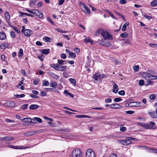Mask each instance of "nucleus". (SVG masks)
Listing matches in <instances>:
<instances>
[{
	"mask_svg": "<svg viewBox=\"0 0 157 157\" xmlns=\"http://www.w3.org/2000/svg\"><path fill=\"white\" fill-rule=\"evenodd\" d=\"M72 157H82V153L78 149H75L72 153Z\"/></svg>",
	"mask_w": 157,
	"mask_h": 157,
	"instance_id": "1",
	"label": "nucleus"
},
{
	"mask_svg": "<svg viewBox=\"0 0 157 157\" xmlns=\"http://www.w3.org/2000/svg\"><path fill=\"white\" fill-rule=\"evenodd\" d=\"M101 35L105 40H110L112 38L111 35L109 34V33L106 30H103L102 32Z\"/></svg>",
	"mask_w": 157,
	"mask_h": 157,
	"instance_id": "2",
	"label": "nucleus"
},
{
	"mask_svg": "<svg viewBox=\"0 0 157 157\" xmlns=\"http://www.w3.org/2000/svg\"><path fill=\"white\" fill-rule=\"evenodd\" d=\"M105 76V75L104 74H101L99 75L97 74L93 75V78L96 81H100Z\"/></svg>",
	"mask_w": 157,
	"mask_h": 157,
	"instance_id": "3",
	"label": "nucleus"
},
{
	"mask_svg": "<svg viewBox=\"0 0 157 157\" xmlns=\"http://www.w3.org/2000/svg\"><path fill=\"white\" fill-rule=\"evenodd\" d=\"M86 157H95L94 152L91 149H88L86 152Z\"/></svg>",
	"mask_w": 157,
	"mask_h": 157,
	"instance_id": "4",
	"label": "nucleus"
},
{
	"mask_svg": "<svg viewBox=\"0 0 157 157\" xmlns=\"http://www.w3.org/2000/svg\"><path fill=\"white\" fill-rule=\"evenodd\" d=\"M155 123L154 122L150 121L148 123L146 124V129H153L156 128L155 126Z\"/></svg>",
	"mask_w": 157,
	"mask_h": 157,
	"instance_id": "5",
	"label": "nucleus"
},
{
	"mask_svg": "<svg viewBox=\"0 0 157 157\" xmlns=\"http://www.w3.org/2000/svg\"><path fill=\"white\" fill-rule=\"evenodd\" d=\"M10 148H13L14 149H25L29 148V147H25L23 146H14L12 145H10L8 146Z\"/></svg>",
	"mask_w": 157,
	"mask_h": 157,
	"instance_id": "6",
	"label": "nucleus"
},
{
	"mask_svg": "<svg viewBox=\"0 0 157 157\" xmlns=\"http://www.w3.org/2000/svg\"><path fill=\"white\" fill-rule=\"evenodd\" d=\"M140 103L139 102L132 101L130 102L129 103L128 105L130 107H137L140 106Z\"/></svg>",
	"mask_w": 157,
	"mask_h": 157,
	"instance_id": "7",
	"label": "nucleus"
},
{
	"mask_svg": "<svg viewBox=\"0 0 157 157\" xmlns=\"http://www.w3.org/2000/svg\"><path fill=\"white\" fill-rule=\"evenodd\" d=\"M5 15L6 22L9 26H10V16L9 13L8 12H6L5 13Z\"/></svg>",
	"mask_w": 157,
	"mask_h": 157,
	"instance_id": "8",
	"label": "nucleus"
},
{
	"mask_svg": "<svg viewBox=\"0 0 157 157\" xmlns=\"http://www.w3.org/2000/svg\"><path fill=\"white\" fill-rule=\"evenodd\" d=\"M1 140L12 141L14 140L13 137L10 136H5L0 138Z\"/></svg>",
	"mask_w": 157,
	"mask_h": 157,
	"instance_id": "9",
	"label": "nucleus"
},
{
	"mask_svg": "<svg viewBox=\"0 0 157 157\" xmlns=\"http://www.w3.org/2000/svg\"><path fill=\"white\" fill-rule=\"evenodd\" d=\"M122 144L124 145H127L131 144V142L128 140L127 139V140H120L119 141Z\"/></svg>",
	"mask_w": 157,
	"mask_h": 157,
	"instance_id": "10",
	"label": "nucleus"
},
{
	"mask_svg": "<svg viewBox=\"0 0 157 157\" xmlns=\"http://www.w3.org/2000/svg\"><path fill=\"white\" fill-rule=\"evenodd\" d=\"M25 35L26 36L29 37L30 35L32 34V32L31 30L29 29H26L25 31L23 32Z\"/></svg>",
	"mask_w": 157,
	"mask_h": 157,
	"instance_id": "11",
	"label": "nucleus"
},
{
	"mask_svg": "<svg viewBox=\"0 0 157 157\" xmlns=\"http://www.w3.org/2000/svg\"><path fill=\"white\" fill-rule=\"evenodd\" d=\"M81 4L82 5L85 10H84V12L86 13H90V10L87 7H86L84 4L83 3L81 2Z\"/></svg>",
	"mask_w": 157,
	"mask_h": 157,
	"instance_id": "12",
	"label": "nucleus"
},
{
	"mask_svg": "<svg viewBox=\"0 0 157 157\" xmlns=\"http://www.w3.org/2000/svg\"><path fill=\"white\" fill-rule=\"evenodd\" d=\"M111 82L114 83L113 88V92L115 93H117L118 90V86L116 84L114 83L113 81H112Z\"/></svg>",
	"mask_w": 157,
	"mask_h": 157,
	"instance_id": "13",
	"label": "nucleus"
},
{
	"mask_svg": "<svg viewBox=\"0 0 157 157\" xmlns=\"http://www.w3.org/2000/svg\"><path fill=\"white\" fill-rule=\"evenodd\" d=\"M151 75L146 72H144L142 74V76L143 78H145L146 79H149L150 78Z\"/></svg>",
	"mask_w": 157,
	"mask_h": 157,
	"instance_id": "14",
	"label": "nucleus"
},
{
	"mask_svg": "<svg viewBox=\"0 0 157 157\" xmlns=\"http://www.w3.org/2000/svg\"><path fill=\"white\" fill-rule=\"evenodd\" d=\"M110 108L113 109H119L121 107V106L119 104L114 103L110 105Z\"/></svg>",
	"mask_w": 157,
	"mask_h": 157,
	"instance_id": "15",
	"label": "nucleus"
},
{
	"mask_svg": "<svg viewBox=\"0 0 157 157\" xmlns=\"http://www.w3.org/2000/svg\"><path fill=\"white\" fill-rule=\"evenodd\" d=\"M6 38L5 34L2 32H0V40H4Z\"/></svg>",
	"mask_w": 157,
	"mask_h": 157,
	"instance_id": "16",
	"label": "nucleus"
},
{
	"mask_svg": "<svg viewBox=\"0 0 157 157\" xmlns=\"http://www.w3.org/2000/svg\"><path fill=\"white\" fill-rule=\"evenodd\" d=\"M36 14H35V15L37 16L39 18H42L43 17V14L40 12L38 10H36Z\"/></svg>",
	"mask_w": 157,
	"mask_h": 157,
	"instance_id": "17",
	"label": "nucleus"
},
{
	"mask_svg": "<svg viewBox=\"0 0 157 157\" xmlns=\"http://www.w3.org/2000/svg\"><path fill=\"white\" fill-rule=\"evenodd\" d=\"M38 105H31L29 107V109L31 110H34L37 109L38 108Z\"/></svg>",
	"mask_w": 157,
	"mask_h": 157,
	"instance_id": "18",
	"label": "nucleus"
},
{
	"mask_svg": "<svg viewBox=\"0 0 157 157\" xmlns=\"http://www.w3.org/2000/svg\"><path fill=\"white\" fill-rule=\"evenodd\" d=\"M37 0H31L29 3V5L31 7H34L35 5Z\"/></svg>",
	"mask_w": 157,
	"mask_h": 157,
	"instance_id": "19",
	"label": "nucleus"
},
{
	"mask_svg": "<svg viewBox=\"0 0 157 157\" xmlns=\"http://www.w3.org/2000/svg\"><path fill=\"white\" fill-rule=\"evenodd\" d=\"M50 49H45L42 50L41 53L46 55H47L49 53Z\"/></svg>",
	"mask_w": 157,
	"mask_h": 157,
	"instance_id": "20",
	"label": "nucleus"
},
{
	"mask_svg": "<svg viewBox=\"0 0 157 157\" xmlns=\"http://www.w3.org/2000/svg\"><path fill=\"white\" fill-rule=\"evenodd\" d=\"M66 67L67 66H62L61 65H59V69L58 70H59L61 71H63L64 70Z\"/></svg>",
	"mask_w": 157,
	"mask_h": 157,
	"instance_id": "21",
	"label": "nucleus"
},
{
	"mask_svg": "<svg viewBox=\"0 0 157 157\" xmlns=\"http://www.w3.org/2000/svg\"><path fill=\"white\" fill-rule=\"evenodd\" d=\"M84 41L86 43H90L91 44L93 43V41L89 37H86L84 40Z\"/></svg>",
	"mask_w": 157,
	"mask_h": 157,
	"instance_id": "22",
	"label": "nucleus"
},
{
	"mask_svg": "<svg viewBox=\"0 0 157 157\" xmlns=\"http://www.w3.org/2000/svg\"><path fill=\"white\" fill-rule=\"evenodd\" d=\"M129 24L128 22L125 23L123 26L122 28V30L123 31H125L126 29V27Z\"/></svg>",
	"mask_w": 157,
	"mask_h": 157,
	"instance_id": "23",
	"label": "nucleus"
},
{
	"mask_svg": "<svg viewBox=\"0 0 157 157\" xmlns=\"http://www.w3.org/2000/svg\"><path fill=\"white\" fill-rule=\"evenodd\" d=\"M35 132H25L24 135L26 136H31L35 134Z\"/></svg>",
	"mask_w": 157,
	"mask_h": 157,
	"instance_id": "24",
	"label": "nucleus"
},
{
	"mask_svg": "<svg viewBox=\"0 0 157 157\" xmlns=\"http://www.w3.org/2000/svg\"><path fill=\"white\" fill-rule=\"evenodd\" d=\"M31 121V118H25L22 119V121L23 122L30 123Z\"/></svg>",
	"mask_w": 157,
	"mask_h": 157,
	"instance_id": "25",
	"label": "nucleus"
},
{
	"mask_svg": "<svg viewBox=\"0 0 157 157\" xmlns=\"http://www.w3.org/2000/svg\"><path fill=\"white\" fill-rule=\"evenodd\" d=\"M27 11L30 13H32L33 14L35 15V14H36V10L34 9L33 10H29L27 9H26Z\"/></svg>",
	"mask_w": 157,
	"mask_h": 157,
	"instance_id": "26",
	"label": "nucleus"
},
{
	"mask_svg": "<svg viewBox=\"0 0 157 157\" xmlns=\"http://www.w3.org/2000/svg\"><path fill=\"white\" fill-rule=\"evenodd\" d=\"M49 85V82L45 80H44L42 83V86H48Z\"/></svg>",
	"mask_w": 157,
	"mask_h": 157,
	"instance_id": "27",
	"label": "nucleus"
},
{
	"mask_svg": "<svg viewBox=\"0 0 157 157\" xmlns=\"http://www.w3.org/2000/svg\"><path fill=\"white\" fill-rule=\"evenodd\" d=\"M149 113L150 114V115L151 116V117L153 118H157V115H156L155 114V112L154 111L151 112Z\"/></svg>",
	"mask_w": 157,
	"mask_h": 157,
	"instance_id": "28",
	"label": "nucleus"
},
{
	"mask_svg": "<svg viewBox=\"0 0 157 157\" xmlns=\"http://www.w3.org/2000/svg\"><path fill=\"white\" fill-rule=\"evenodd\" d=\"M33 121H36L37 123L39 122V123H41L42 122V120L40 118L38 117H35L33 118Z\"/></svg>",
	"mask_w": 157,
	"mask_h": 157,
	"instance_id": "29",
	"label": "nucleus"
},
{
	"mask_svg": "<svg viewBox=\"0 0 157 157\" xmlns=\"http://www.w3.org/2000/svg\"><path fill=\"white\" fill-rule=\"evenodd\" d=\"M59 65L58 64H52L51 65V67H52L54 68L56 70L59 69L58 68Z\"/></svg>",
	"mask_w": 157,
	"mask_h": 157,
	"instance_id": "30",
	"label": "nucleus"
},
{
	"mask_svg": "<svg viewBox=\"0 0 157 157\" xmlns=\"http://www.w3.org/2000/svg\"><path fill=\"white\" fill-rule=\"evenodd\" d=\"M146 123H141V122H138L137 124L143 127L146 128Z\"/></svg>",
	"mask_w": 157,
	"mask_h": 157,
	"instance_id": "31",
	"label": "nucleus"
},
{
	"mask_svg": "<svg viewBox=\"0 0 157 157\" xmlns=\"http://www.w3.org/2000/svg\"><path fill=\"white\" fill-rule=\"evenodd\" d=\"M50 75L52 77L56 79H58L59 78V76L57 75H56L53 73H51Z\"/></svg>",
	"mask_w": 157,
	"mask_h": 157,
	"instance_id": "32",
	"label": "nucleus"
},
{
	"mask_svg": "<svg viewBox=\"0 0 157 157\" xmlns=\"http://www.w3.org/2000/svg\"><path fill=\"white\" fill-rule=\"evenodd\" d=\"M128 36V34L126 33H124L121 34V37L123 38H127Z\"/></svg>",
	"mask_w": 157,
	"mask_h": 157,
	"instance_id": "33",
	"label": "nucleus"
},
{
	"mask_svg": "<svg viewBox=\"0 0 157 157\" xmlns=\"http://www.w3.org/2000/svg\"><path fill=\"white\" fill-rule=\"evenodd\" d=\"M153 82L151 80H147L146 81L145 85L146 86H148L150 84H152Z\"/></svg>",
	"mask_w": 157,
	"mask_h": 157,
	"instance_id": "34",
	"label": "nucleus"
},
{
	"mask_svg": "<svg viewBox=\"0 0 157 157\" xmlns=\"http://www.w3.org/2000/svg\"><path fill=\"white\" fill-rule=\"evenodd\" d=\"M105 12L108 13L110 16L112 17V18L115 19V17L114 16V15L110 11L108 10H105Z\"/></svg>",
	"mask_w": 157,
	"mask_h": 157,
	"instance_id": "35",
	"label": "nucleus"
},
{
	"mask_svg": "<svg viewBox=\"0 0 157 157\" xmlns=\"http://www.w3.org/2000/svg\"><path fill=\"white\" fill-rule=\"evenodd\" d=\"M50 86L52 87L55 88L57 86V84L56 82H51L50 83Z\"/></svg>",
	"mask_w": 157,
	"mask_h": 157,
	"instance_id": "36",
	"label": "nucleus"
},
{
	"mask_svg": "<svg viewBox=\"0 0 157 157\" xmlns=\"http://www.w3.org/2000/svg\"><path fill=\"white\" fill-rule=\"evenodd\" d=\"M64 62V61L62 59H58V65H62L63 64V63Z\"/></svg>",
	"mask_w": 157,
	"mask_h": 157,
	"instance_id": "37",
	"label": "nucleus"
},
{
	"mask_svg": "<svg viewBox=\"0 0 157 157\" xmlns=\"http://www.w3.org/2000/svg\"><path fill=\"white\" fill-rule=\"evenodd\" d=\"M8 105L10 107H13L15 106V104L14 102L13 101H10L8 103Z\"/></svg>",
	"mask_w": 157,
	"mask_h": 157,
	"instance_id": "38",
	"label": "nucleus"
},
{
	"mask_svg": "<svg viewBox=\"0 0 157 157\" xmlns=\"http://www.w3.org/2000/svg\"><path fill=\"white\" fill-rule=\"evenodd\" d=\"M28 106V104H24L22 105L21 106V108L23 110H25L27 108Z\"/></svg>",
	"mask_w": 157,
	"mask_h": 157,
	"instance_id": "39",
	"label": "nucleus"
},
{
	"mask_svg": "<svg viewBox=\"0 0 157 157\" xmlns=\"http://www.w3.org/2000/svg\"><path fill=\"white\" fill-rule=\"evenodd\" d=\"M150 78H151L149 79L150 80L157 79V76L156 75H151Z\"/></svg>",
	"mask_w": 157,
	"mask_h": 157,
	"instance_id": "40",
	"label": "nucleus"
},
{
	"mask_svg": "<svg viewBox=\"0 0 157 157\" xmlns=\"http://www.w3.org/2000/svg\"><path fill=\"white\" fill-rule=\"evenodd\" d=\"M18 56L19 57L22 56L23 55V50L21 49L18 52Z\"/></svg>",
	"mask_w": 157,
	"mask_h": 157,
	"instance_id": "41",
	"label": "nucleus"
},
{
	"mask_svg": "<svg viewBox=\"0 0 157 157\" xmlns=\"http://www.w3.org/2000/svg\"><path fill=\"white\" fill-rule=\"evenodd\" d=\"M122 100L121 98L119 97L116 98L114 99V101L115 102H118L121 101Z\"/></svg>",
	"mask_w": 157,
	"mask_h": 157,
	"instance_id": "42",
	"label": "nucleus"
},
{
	"mask_svg": "<svg viewBox=\"0 0 157 157\" xmlns=\"http://www.w3.org/2000/svg\"><path fill=\"white\" fill-rule=\"evenodd\" d=\"M25 95V94H17L16 95V97L17 98H22L24 97Z\"/></svg>",
	"mask_w": 157,
	"mask_h": 157,
	"instance_id": "43",
	"label": "nucleus"
},
{
	"mask_svg": "<svg viewBox=\"0 0 157 157\" xmlns=\"http://www.w3.org/2000/svg\"><path fill=\"white\" fill-rule=\"evenodd\" d=\"M157 5V1H153L151 3V6H155Z\"/></svg>",
	"mask_w": 157,
	"mask_h": 157,
	"instance_id": "44",
	"label": "nucleus"
},
{
	"mask_svg": "<svg viewBox=\"0 0 157 157\" xmlns=\"http://www.w3.org/2000/svg\"><path fill=\"white\" fill-rule=\"evenodd\" d=\"M111 45L109 41H106L105 44H103V46L105 47L109 46Z\"/></svg>",
	"mask_w": 157,
	"mask_h": 157,
	"instance_id": "45",
	"label": "nucleus"
},
{
	"mask_svg": "<svg viewBox=\"0 0 157 157\" xmlns=\"http://www.w3.org/2000/svg\"><path fill=\"white\" fill-rule=\"evenodd\" d=\"M144 84V81L143 80H140L139 85L140 86H143Z\"/></svg>",
	"mask_w": 157,
	"mask_h": 157,
	"instance_id": "46",
	"label": "nucleus"
},
{
	"mask_svg": "<svg viewBox=\"0 0 157 157\" xmlns=\"http://www.w3.org/2000/svg\"><path fill=\"white\" fill-rule=\"evenodd\" d=\"M118 94L121 95H124L125 94V92L124 90H121L118 92Z\"/></svg>",
	"mask_w": 157,
	"mask_h": 157,
	"instance_id": "47",
	"label": "nucleus"
},
{
	"mask_svg": "<svg viewBox=\"0 0 157 157\" xmlns=\"http://www.w3.org/2000/svg\"><path fill=\"white\" fill-rule=\"evenodd\" d=\"M69 80H70V82L71 84H75V83L76 81H75V80L74 79L72 78H70L69 79Z\"/></svg>",
	"mask_w": 157,
	"mask_h": 157,
	"instance_id": "48",
	"label": "nucleus"
},
{
	"mask_svg": "<svg viewBox=\"0 0 157 157\" xmlns=\"http://www.w3.org/2000/svg\"><path fill=\"white\" fill-rule=\"evenodd\" d=\"M133 69L136 71H139V67L138 65L134 66H133Z\"/></svg>",
	"mask_w": 157,
	"mask_h": 157,
	"instance_id": "49",
	"label": "nucleus"
},
{
	"mask_svg": "<svg viewBox=\"0 0 157 157\" xmlns=\"http://www.w3.org/2000/svg\"><path fill=\"white\" fill-rule=\"evenodd\" d=\"M11 27H12L13 29L16 32H17V33H20V31H19V30L17 28V27H14L13 26V25H10V26Z\"/></svg>",
	"mask_w": 157,
	"mask_h": 157,
	"instance_id": "50",
	"label": "nucleus"
},
{
	"mask_svg": "<svg viewBox=\"0 0 157 157\" xmlns=\"http://www.w3.org/2000/svg\"><path fill=\"white\" fill-rule=\"evenodd\" d=\"M39 80L38 79H36L33 81V83L34 85H36L39 82Z\"/></svg>",
	"mask_w": 157,
	"mask_h": 157,
	"instance_id": "51",
	"label": "nucleus"
},
{
	"mask_svg": "<svg viewBox=\"0 0 157 157\" xmlns=\"http://www.w3.org/2000/svg\"><path fill=\"white\" fill-rule=\"evenodd\" d=\"M150 98L151 99L154 100L155 98V96L154 94H151L150 96Z\"/></svg>",
	"mask_w": 157,
	"mask_h": 157,
	"instance_id": "52",
	"label": "nucleus"
},
{
	"mask_svg": "<svg viewBox=\"0 0 157 157\" xmlns=\"http://www.w3.org/2000/svg\"><path fill=\"white\" fill-rule=\"evenodd\" d=\"M103 29L102 28H100L96 32V34H99L100 33H102V32L103 31Z\"/></svg>",
	"mask_w": 157,
	"mask_h": 157,
	"instance_id": "53",
	"label": "nucleus"
},
{
	"mask_svg": "<svg viewBox=\"0 0 157 157\" xmlns=\"http://www.w3.org/2000/svg\"><path fill=\"white\" fill-rule=\"evenodd\" d=\"M127 139L128 140H129L130 141V140H132L134 141H136V138H132L131 137H127Z\"/></svg>",
	"mask_w": 157,
	"mask_h": 157,
	"instance_id": "54",
	"label": "nucleus"
},
{
	"mask_svg": "<svg viewBox=\"0 0 157 157\" xmlns=\"http://www.w3.org/2000/svg\"><path fill=\"white\" fill-rule=\"evenodd\" d=\"M112 101V99L110 98H107L105 100V102L106 103L110 102Z\"/></svg>",
	"mask_w": 157,
	"mask_h": 157,
	"instance_id": "55",
	"label": "nucleus"
},
{
	"mask_svg": "<svg viewBox=\"0 0 157 157\" xmlns=\"http://www.w3.org/2000/svg\"><path fill=\"white\" fill-rule=\"evenodd\" d=\"M126 130V128L125 127H121L120 128V130L122 132H124Z\"/></svg>",
	"mask_w": 157,
	"mask_h": 157,
	"instance_id": "56",
	"label": "nucleus"
},
{
	"mask_svg": "<svg viewBox=\"0 0 157 157\" xmlns=\"http://www.w3.org/2000/svg\"><path fill=\"white\" fill-rule=\"evenodd\" d=\"M69 55L73 58H75L76 57L75 54L74 52H71Z\"/></svg>",
	"mask_w": 157,
	"mask_h": 157,
	"instance_id": "57",
	"label": "nucleus"
},
{
	"mask_svg": "<svg viewBox=\"0 0 157 157\" xmlns=\"http://www.w3.org/2000/svg\"><path fill=\"white\" fill-rule=\"evenodd\" d=\"M10 33L11 36L13 38H15V33L13 31H11Z\"/></svg>",
	"mask_w": 157,
	"mask_h": 157,
	"instance_id": "58",
	"label": "nucleus"
},
{
	"mask_svg": "<svg viewBox=\"0 0 157 157\" xmlns=\"http://www.w3.org/2000/svg\"><path fill=\"white\" fill-rule=\"evenodd\" d=\"M60 57L62 58H63V59H65L66 58V56L65 54L62 53L60 55Z\"/></svg>",
	"mask_w": 157,
	"mask_h": 157,
	"instance_id": "59",
	"label": "nucleus"
},
{
	"mask_svg": "<svg viewBox=\"0 0 157 157\" xmlns=\"http://www.w3.org/2000/svg\"><path fill=\"white\" fill-rule=\"evenodd\" d=\"M7 46L8 45L6 44H4L3 45H1L0 48L1 49H4L6 48Z\"/></svg>",
	"mask_w": 157,
	"mask_h": 157,
	"instance_id": "60",
	"label": "nucleus"
},
{
	"mask_svg": "<svg viewBox=\"0 0 157 157\" xmlns=\"http://www.w3.org/2000/svg\"><path fill=\"white\" fill-rule=\"evenodd\" d=\"M126 113L128 114H132L134 113V111H133L129 110L126 111Z\"/></svg>",
	"mask_w": 157,
	"mask_h": 157,
	"instance_id": "61",
	"label": "nucleus"
},
{
	"mask_svg": "<svg viewBox=\"0 0 157 157\" xmlns=\"http://www.w3.org/2000/svg\"><path fill=\"white\" fill-rule=\"evenodd\" d=\"M149 45L152 48L156 47L157 48V44H150Z\"/></svg>",
	"mask_w": 157,
	"mask_h": 157,
	"instance_id": "62",
	"label": "nucleus"
},
{
	"mask_svg": "<svg viewBox=\"0 0 157 157\" xmlns=\"http://www.w3.org/2000/svg\"><path fill=\"white\" fill-rule=\"evenodd\" d=\"M119 2L121 4H125L126 3V1L125 0H121Z\"/></svg>",
	"mask_w": 157,
	"mask_h": 157,
	"instance_id": "63",
	"label": "nucleus"
},
{
	"mask_svg": "<svg viewBox=\"0 0 157 157\" xmlns=\"http://www.w3.org/2000/svg\"><path fill=\"white\" fill-rule=\"evenodd\" d=\"M74 51L76 53L79 52L80 51V49L79 48H74Z\"/></svg>",
	"mask_w": 157,
	"mask_h": 157,
	"instance_id": "64",
	"label": "nucleus"
}]
</instances>
